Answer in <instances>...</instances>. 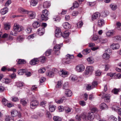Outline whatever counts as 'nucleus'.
Returning <instances> with one entry per match:
<instances>
[{"label":"nucleus","instance_id":"09e8293b","mask_svg":"<svg viewBox=\"0 0 121 121\" xmlns=\"http://www.w3.org/2000/svg\"><path fill=\"white\" fill-rule=\"evenodd\" d=\"M3 104L4 105H6L8 104V101L5 98H3L2 100Z\"/></svg>","mask_w":121,"mask_h":121},{"label":"nucleus","instance_id":"ddd939ff","mask_svg":"<svg viewBox=\"0 0 121 121\" xmlns=\"http://www.w3.org/2000/svg\"><path fill=\"white\" fill-rule=\"evenodd\" d=\"M38 63V59L37 58H34L32 59L30 61V63L31 65H35Z\"/></svg>","mask_w":121,"mask_h":121},{"label":"nucleus","instance_id":"f3484780","mask_svg":"<svg viewBox=\"0 0 121 121\" xmlns=\"http://www.w3.org/2000/svg\"><path fill=\"white\" fill-rule=\"evenodd\" d=\"M40 23L39 22L35 21L33 23V26L35 28H37L40 26Z\"/></svg>","mask_w":121,"mask_h":121},{"label":"nucleus","instance_id":"58836bf2","mask_svg":"<svg viewBox=\"0 0 121 121\" xmlns=\"http://www.w3.org/2000/svg\"><path fill=\"white\" fill-rule=\"evenodd\" d=\"M53 120L54 121H61V118L59 117L55 116L53 118Z\"/></svg>","mask_w":121,"mask_h":121},{"label":"nucleus","instance_id":"49530a36","mask_svg":"<svg viewBox=\"0 0 121 121\" xmlns=\"http://www.w3.org/2000/svg\"><path fill=\"white\" fill-rule=\"evenodd\" d=\"M83 23L82 21H80L77 23V25L78 28H81L83 25Z\"/></svg>","mask_w":121,"mask_h":121},{"label":"nucleus","instance_id":"4d7b16f0","mask_svg":"<svg viewBox=\"0 0 121 121\" xmlns=\"http://www.w3.org/2000/svg\"><path fill=\"white\" fill-rule=\"evenodd\" d=\"M79 6L78 3L77 1H75L73 3V6L74 8H77L79 7Z\"/></svg>","mask_w":121,"mask_h":121},{"label":"nucleus","instance_id":"6e6552de","mask_svg":"<svg viewBox=\"0 0 121 121\" xmlns=\"http://www.w3.org/2000/svg\"><path fill=\"white\" fill-rule=\"evenodd\" d=\"M85 69L84 66L82 64L78 65L76 67V70L79 72L83 71Z\"/></svg>","mask_w":121,"mask_h":121},{"label":"nucleus","instance_id":"864d4df0","mask_svg":"<svg viewBox=\"0 0 121 121\" xmlns=\"http://www.w3.org/2000/svg\"><path fill=\"white\" fill-rule=\"evenodd\" d=\"M46 71L45 69V68H43L42 69L41 68L39 70V73H44Z\"/></svg>","mask_w":121,"mask_h":121},{"label":"nucleus","instance_id":"bf43d9fd","mask_svg":"<svg viewBox=\"0 0 121 121\" xmlns=\"http://www.w3.org/2000/svg\"><path fill=\"white\" fill-rule=\"evenodd\" d=\"M10 28V25L7 24H5L4 25V28L6 30L9 29Z\"/></svg>","mask_w":121,"mask_h":121},{"label":"nucleus","instance_id":"0e129e2a","mask_svg":"<svg viewBox=\"0 0 121 121\" xmlns=\"http://www.w3.org/2000/svg\"><path fill=\"white\" fill-rule=\"evenodd\" d=\"M11 3V1L10 0H9L7 1L5 5L6 6H8Z\"/></svg>","mask_w":121,"mask_h":121},{"label":"nucleus","instance_id":"e2e57ef3","mask_svg":"<svg viewBox=\"0 0 121 121\" xmlns=\"http://www.w3.org/2000/svg\"><path fill=\"white\" fill-rule=\"evenodd\" d=\"M71 79L73 81H75L77 80V77L75 75H73L71 77Z\"/></svg>","mask_w":121,"mask_h":121},{"label":"nucleus","instance_id":"338daca9","mask_svg":"<svg viewBox=\"0 0 121 121\" xmlns=\"http://www.w3.org/2000/svg\"><path fill=\"white\" fill-rule=\"evenodd\" d=\"M35 35V34H34L28 36V39H30L31 38L33 39L34 38Z\"/></svg>","mask_w":121,"mask_h":121},{"label":"nucleus","instance_id":"052dcab7","mask_svg":"<svg viewBox=\"0 0 121 121\" xmlns=\"http://www.w3.org/2000/svg\"><path fill=\"white\" fill-rule=\"evenodd\" d=\"M115 77H116V78H117L120 79L121 78V74L120 73H118L116 74L115 75Z\"/></svg>","mask_w":121,"mask_h":121},{"label":"nucleus","instance_id":"7c9ffc66","mask_svg":"<svg viewBox=\"0 0 121 121\" xmlns=\"http://www.w3.org/2000/svg\"><path fill=\"white\" fill-rule=\"evenodd\" d=\"M38 59V62L39 61L42 63H43L45 60V58L44 56L40 57Z\"/></svg>","mask_w":121,"mask_h":121},{"label":"nucleus","instance_id":"69168bd1","mask_svg":"<svg viewBox=\"0 0 121 121\" xmlns=\"http://www.w3.org/2000/svg\"><path fill=\"white\" fill-rule=\"evenodd\" d=\"M58 109L60 112H62L64 110V107L62 106H60L58 107Z\"/></svg>","mask_w":121,"mask_h":121},{"label":"nucleus","instance_id":"f704fd0d","mask_svg":"<svg viewBox=\"0 0 121 121\" xmlns=\"http://www.w3.org/2000/svg\"><path fill=\"white\" fill-rule=\"evenodd\" d=\"M102 57L103 59H108L109 58L110 56L109 54L106 53H104L103 54Z\"/></svg>","mask_w":121,"mask_h":121},{"label":"nucleus","instance_id":"c756f323","mask_svg":"<svg viewBox=\"0 0 121 121\" xmlns=\"http://www.w3.org/2000/svg\"><path fill=\"white\" fill-rule=\"evenodd\" d=\"M11 114L12 117H16L17 115L18 114V113L17 110H15L11 112Z\"/></svg>","mask_w":121,"mask_h":121},{"label":"nucleus","instance_id":"6e6d98bb","mask_svg":"<svg viewBox=\"0 0 121 121\" xmlns=\"http://www.w3.org/2000/svg\"><path fill=\"white\" fill-rule=\"evenodd\" d=\"M101 72L99 70H97L95 72V75L97 76H100L101 74Z\"/></svg>","mask_w":121,"mask_h":121},{"label":"nucleus","instance_id":"5701e85b","mask_svg":"<svg viewBox=\"0 0 121 121\" xmlns=\"http://www.w3.org/2000/svg\"><path fill=\"white\" fill-rule=\"evenodd\" d=\"M67 72L63 70H62L59 72V73L61 75V76H62L63 77H65V75H66L67 74Z\"/></svg>","mask_w":121,"mask_h":121},{"label":"nucleus","instance_id":"4c0bfd02","mask_svg":"<svg viewBox=\"0 0 121 121\" xmlns=\"http://www.w3.org/2000/svg\"><path fill=\"white\" fill-rule=\"evenodd\" d=\"M32 28L31 27H27L25 29V31L28 34L30 33L32 30Z\"/></svg>","mask_w":121,"mask_h":121},{"label":"nucleus","instance_id":"9d476101","mask_svg":"<svg viewBox=\"0 0 121 121\" xmlns=\"http://www.w3.org/2000/svg\"><path fill=\"white\" fill-rule=\"evenodd\" d=\"M95 117L94 113L92 112H89L87 116L88 119L90 121L93 120Z\"/></svg>","mask_w":121,"mask_h":121},{"label":"nucleus","instance_id":"bb28decb","mask_svg":"<svg viewBox=\"0 0 121 121\" xmlns=\"http://www.w3.org/2000/svg\"><path fill=\"white\" fill-rule=\"evenodd\" d=\"M110 7L112 9L113 11L115 10L117 8V5L114 4H111L110 5Z\"/></svg>","mask_w":121,"mask_h":121},{"label":"nucleus","instance_id":"7ed1b4c3","mask_svg":"<svg viewBox=\"0 0 121 121\" xmlns=\"http://www.w3.org/2000/svg\"><path fill=\"white\" fill-rule=\"evenodd\" d=\"M48 11L46 9L43 10L42 14L39 15V16L40 17V21L45 22L48 20Z\"/></svg>","mask_w":121,"mask_h":121},{"label":"nucleus","instance_id":"20e7f679","mask_svg":"<svg viewBox=\"0 0 121 121\" xmlns=\"http://www.w3.org/2000/svg\"><path fill=\"white\" fill-rule=\"evenodd\" d=\"M74 58V56L72 55L68 54L66 55V58L63 60V63L66 64H69L71 62V60Z\"/></svg>","mask_w":121,"mask_h":121},{"label":"nucleus","instance_id":"f03ea898","mask_svg":"<svg viewBox=\"0 0 121 121\" xmlns=\"http://www.w3.org/2000/svg\"><path fill=\"white\" fill-rule=\"evenodd\" d=\"M55 35L57 37H59L61 36L65 38L68 37L69 34L68 32L65 31L62 34L61 32L60 29H56L55 31Z\"/></svg>","mask_w":121,"mask_h":121},{"label":"nucleus","instance_id":"f257e3e1","mask_svg":"<svg viewBox=\"0 0 121 121\" xmlns=\"http://www.w3.org/2000/svg\"><path fill=\"white\" fill-rule=\"evenodd\" d=\"M23 29V27L17 24H15L13 29L10 33V34L13 35L17 36V34H18V32L22 30Z\"/></svg>","mask_w":121,"mask_h":121},{"label":"nucleus","instance_id":"13d9d810","mask_svg":"<svg viewBox=\"0 0 121 121\" xmlns=\"http://www.w3.org/2000/svg\"><path fill=\"white\" fill-rule=\"evenodd\" d=\"M87 60L89 63L92 64L94 62V61L92 60V58L90 57L88 58L87 59Z\"/></svg>","mask_w":121,"mask_h":121},{"label":"nucleus","instance_id":"e433bc0d","mask_svg":"<svg viewBox=\"0 0 121 121\" xmlns=\"http://www.w3.org/2000/svg\"><path fill=\"white\" fill-rule=\"evenodd\" d=\"M5 121H14L13 117H11L9 116H6Z\"/></svg>","mask_w":121,"mask_h":121},{"label":"nucleus","instance_id":"c85d7f7f","mask_svg":"<svg viewBox=\"0 0 121 121\" xmlns=\"http://www.w3.org/2000/svg\"><path fill=\"white\" fill-rule=\"evenodd\" d=\"M56 107L55 105H50L49 106V110L51 112H54L55 110Z\"/></svg>","mask_w":121,"mask_h":121},{"label":"nucleus","instance_id":"9b49d317","mask_svg":"<svg viewBox=\"0 0 121 121\" xmlns=\"http://www.w3.org/2000/svg\"><path fill=\"white\" fill-rule=\"evenodd\" d=\"M63 26L64 28L66 29H70L71 27V25L67 22H66L63 23Z\"/></svg>","mask_w":121,"mask_h":121},{"label":"nucleus","instance_id":"a211bd4d","mask_svg":"<svg viewBox=\"0 0 121 121\" xmlns=\"http://www.w3.org/2000/svg\"><path fill=\"white\" fill-rule=\"evenodd\" d=\"M62 46V45L56 44L53 48V50L55 52L58 51L60 48Z\"/></svg>","mask_w":121,"mask_h":121},{"label":"nucleus","instance_id":"473e14b6","mask_svg":"<svg viewBox=\"0 0 121 121\" xmlns=\"http://www.w3.org/2000/svg\"><path fill=\"white\" fill-rule=\"evenodd\" d=\"M38 0H32L31 2V5L33 6H35L37 4Z\"/></svg>","mask_w":121,"mask_h":121},{"label":"nucleus","instance_id":"79ce46f5","mask_svg":"<svg viewBox=\"0 0 121 121\" xmlns=\"http://www.w3.org/2000/svg\"><path fill=\"white\" fill-rule=\"evenodd\" d=\"M24 84V83L22 82H19L16 83V85L17 86V87H19L23 86Z\"/></svg>","mask_w":121,"mask_h":121},{"label":"nucleus","instance_id":"4468645a","mask_svg":"<svg viewBox=\"0 0 121 121\" xmlns=\"http://www.w3.org/2000/svg\"><path fill=\"white\" fill-rule=\"evenodd\" d=\"M120 47V46L118 44L113 43L110 46V48L113 50L118 49Z\"/></svg>","mask_w":121,"mask_h":121},{"label":"nucleus","instance_id":"4be33fe9","mask_svg":"<svg viewBox=\"0 0 121 121\" xmlns=\"http://www.w3.org/2000/svg\"><path fill=\"white\" fill-rule=\"evenodd\" d=\"M65 94L67 97H70L72 95V92L70 90L68 89L66 90Z\"/></svg>","mask_w":121,"mask_h":121},{"label":"nucleus","instance_id":"0eeeda50","mask_svg":"<svg viewBox=\"0 0 121 121\" xmlns=\"http://www.w3.org/2000/svg\"><path fill=\"white\" fill-rule=\"evenodd\" d=\"M27 14L29 18L31 19H34L35 18L36 14L35 13L31 11H28Z\"/></svg>","mask_w":121,"mask_h":121},{"label":"nucleus","instance_id":"1a4fd4ad","mask_svg":"<svg viewBox=\"0 0 121 121\" xmlns=\"http://www.w3.org/2000/svg\"><path fill=\"white\" fill-rule=\"evenodd\" d=\"M39 104L38 102L36 100H33L30 103V107L32 108H35Z\"/></svg>","mask_w":121,"mask_h":121},{"label":"nucleus","instance_id":"f8f14e48","mask_svg":"<svg viewBox=\"0 0 121 121\" xmlns=\"http://www.w3.org/2000/svg\"><path fill=\"white\" fill-rule=\"evenodd\" d=\"M100 16V13L98 12H96L94 13L92 15L91 19L94 21L97 18H99Z\"/></svg>","mask_w":121,"mask_h":121},{"label":"nucleus","instance_id":"a19ab883","mask_svg":"<svg viewBox=\"0 0 121 121\" xmlns=\"http://www.w3.org/2000/svg\"><path fill=\"white\" fill-rule=\"evenodd\" d=\"M52 52V50L51 49L47 50L45 52V54L46 56H48L50 55Z\"/></svg>","mask_w":121,"mask_h":121},{"label":"nucleus","instance_id":"5fc2aeb1","mask_svg":"<svg viewBox=\"0 0 121 121\" xmlns=\"http://www.w3.org/2000/svg\"><path fill=\"white\" fill-rule=\"evenodd\" d=\"M46 115L47 117L49 118H51L52 117V116L50 112L48 111L46 112Z\"/></svg>","mask_w":121,"mask_h":121},{"label":"nucleus","instance_id":"6ab92c4d","mask_svg":"<svg viewBox=\"0 0 121 121\" xmlns=\"http://www.w3.org/2000/svg\"><path fill=\"white\" fill-rule=\"evenodd\" d=\"M27 71V70L26 69H22L18 70V73L20 75H22L24 73H26Z\"/></svg>","mask_w":121,"mask_h":121},{"label":"nucleus","instance_id":"774afa93","mask_svg":"<svg viewBox=\"0 0 121 121\" xmlns=\"http://www.w3.org/2000/svg\"><path fill=\"white\" fill-rule=\"evenodd\" d=\"M79 102L80 105L82 106H84L86 105V103L84 101H80Z\"/></svg>","mask_w":121,"mask_h":121},{"label":"nucleus","instance_id":"2f4dec72","mask_svg":"<svg viewBox=\"0 0 121 121\" xmlns=\"http://www.w3.org/2000/svg\"><path fill=\"white\" fill-rule=\"evenodd\" d=\"M100 107L101 109H104L107 108V105L105 103H103L100 105Z\"/></svg>","mask_w":121,"mask_h":121},{"label":"nucleus","instance_id":"dca6fc26","mask_svg":"<svg viewBox=\"0 0 121 121\" xmlns=\"http://www.w3.org/2000/svg\"><path fill=\"white\" fill-rule=\"evenodd\" d=\"M115 33V31L113 30H109L106 33V35L108 37H111Z\"/></svg>","mask_w":121,"mask_h":121},{"label":"nucleus","instance_id":"3c124183","mask_svg":"<svg viewBox=\"0 0 121 121\" xmlns=\"http://www.w3.org/2000/svg\"><path fill=\"white\" fill-rule=\"evenodd\" d=\"M119 91V89H114L112 91V92L115 94H117Z\"/></svg>","mask_w":121,"mask_h":121},{"label":"nucleus","instance_id":"c03bdc74","mask_svg":"<svg viewBox=\"0 0 121 121\" xmlns=\"http://www.w3.org/2000/svg\"><path fill=\"white\" fill-rule=\"evenodd\" d=\"M68 84L67 82H65L63 85V88L66 90L68 89Z\"/></svg>","mask_w":121,"mask_h":121},{"label":"nucleus","instance_id":"ea45409f","mask_svg":"<svg viewBox=\"0 0 121 121\" xmlns=\"http://www.w3.org/2000/svg\"><path fill=\"white\" fill-rule=\"evenodd\" d=\"M20 103L23 106H26L27 103L26 101L23 99H21L20 100Z\"/></svg>","mask_w":121,"mask_h":121},{"label":"nucleus","instance_id":"b1692460","mask_svg":"<svg viewBox=\"0 0 121 121\" xmlns=\"http://www.w3.org/2000/svg\"><path fill=\"white\" fill-rule=\"evenodd\" d=\"M66 98L65 97H62L61 99L59 100H56V102L57 104H61L62 103L64 100Z\"/></svg>","mask_w":121,"mask_h":121},{"label":"nucleus","instance_id":"680f3d73","mask_svg":"<svg viewBox=\"0 0 121 121\" xmlns=\"http://www.w3.org/2000/svg\"><path fill=\"white\" fill-rule=\"evenodd\" d=\"M97 112V108H92L91 110V112H92L93 113H96Z\"/></svg>","mask_w":121,"mask_h":121},{"label":"nucleus","instance_id":"72a5a7b5","mask_svg":"<svg viewBox=\"0 0 121 121\" xmlns=\"http://www.w3.org/2000/svg\"><path fill=\"white\" fill-rule=\"evenodd\" d=\"M19 10L21 13H27L28 11L22 8H19Z\"/></svg>","mask_w":121,"mask_h":121},{"label":"nucleus","instance_id":"c9c22d12","mask_svg":"<svg viewBox=\"0 0 121 121\" xmlns=\"http://www.w3.org/2000/svg\"><path fill=\"white\" fill-rule=\"evenodd\" d=\"M104 21L103 20H99L98 21V24L99 26L101 27L103 26L104 24Z\"/></svg>","mask_w":121,"mask_h":121},{"label":"nucleus","instance_id":"a18cd8bd","mask_svg":"<svg viewBox=\"0 0 121 121\" xmlns=\"http://www.w3.org/2000/svg\"><path fill=\"white\" fill-rule=\"evenodd\" d=\"M62 82V81L61 80H60V81H58V82L56 86V87L57 88H59L61 87V85Z\"/></svg>","mask_w":121,"mask_h":121},{"label":"nucleus","instance_id":"de8ad7c7","mask_svg":"<svg viewBox=\"0 0 121 121\" xmlns=\"http://www.w3.org/2000/svg\"><path fill=\"white\" fill-rule=\"evenodd\" d=\"M53 20L54 21L57 22H59L60 20V18L59 16H57L55 18H53Z\"/></svg>","mask_w":121,"mask_h":121},{"label":"nucleus","instance_id":"37998d69","mask_svg":"<svg viewBox=\"0 0 121 121\" xmlns=\"http://www.w3.org/2000/svg\"><path fill=\"white\" fill-rule=\"evenodd\" d=\"M17 63L19 64H24L26 63V62L24 60L19 59Z\"/></svg>","mask_w":121,"mask_h":121},{"label":"nucleus","instance_id":"8fccbe9b","mask_svg":"<svg viewBox=\"0 0 121 121\" xmlns=\"http://www.w3.org/2000/svg\"><path fill=\"white\" fill-rule=\"evenodd\" d=\"M110 121H116L117 120V118L113 116H111L110 117Z\"/></svg>","mask_w":121,"mask_h":121},{"label":"nucleus","instance_id":"603ef678","mask_svg":"<svg viewBox=\"0 0 121 121\" xmlns=\"http://www.w3.org/2000/svg\"><path fill=\"white\" fill-rule=\"evenodd\" d=\"M45 78H44L43 77H41L40 80V84L41 85L42 83L44 82L45 81Z\"/></svg>","mask_w":121,"mask_h":121},{"label":"nucleus","instance_id":"423d86ee","mask_svg":"<svg viewBox=\"0 0 121 121\" xmlns=\"http://www.w3.org/2000/svg\"><path fill=\"white\" fill-rule=\"evenodd\" d=\"M93 70V67L88 66L86 69L85 74V75H87L91 74Z\"/></svg>","mask_w":121,"mask_h":121},{"label":"nucleus","instance_id":"39448f33","mask_svg":"<svg viewBox=\"0 0 121 121\" xmlns=\"http://www.w3.org/2000/svg\"><path fill=\"white\" fill-rule=\"evenodd\" d=\"M103 93L102 98L104 99V102L108 103L109 102L110 100V95L105 94L104 92H103Z\"/></svg>","mask_w":121,"mask_h":121},{"label":"nucleus","instance_id":"393cba45","mask_svg":"<svg viewBox=\"0 0 121 121\" xmlns=\"http://www.w3.org/2000/svg\"><path fill=\"white\" fill-rule=\"evenodd\" d=\"M91 51V50L88 48L85 49L82 51L83 54L84 55H86L89 53Z\"/></svg>","mask_w":121,"mask_h":121},{"label":"nucleus","instance_id":"412c9836","mask_svg":"<svg viewBox=\"0 0 121 121\" xmlns=\"http://www.w3.org/2000/svg\"><path fill=\"white\" fill-rule=\"evenodd\" d=\"M50 3L48 1L44 2L43 4V7L44 8H49L50 6Z\"/></svg>","mask_w":121,"mask_h":121},{"label":"nucleus","instance_id":"cd10ccee","mask_svg":"<svg viewBox=\"0 0 121 121\" xmlns=\"http://www.w3.org/2000/svg\"><path fill=\"white\" fill-rule=\"evenodd\" d=\"M113 40L114 42L118 40L121 41V37L120 36H117L113 37Z\"/></svg>","mask_w":121,"mask_h":121},{"label":"nucleus","instance_id":"aec40b11","mask_svg":"<svg viewBox=\"0 0 121 121\" xmlns=\"http://www.w3.org/2000/svg\"><path fill=\"white\" fill-rule=\"evenodd\" d=\"M8 8L6 7L1 9L0 11V12L1 14L4 15L6 13L8 12Z\"/></svg>","mask_w":121,"mask_h":121},{"label":"nucleus","instance_id":"a878e982","mask_svg":"<svg viewBox=\"0 0 121 121\" xmlns=\"http://www.w3.org/2000/svg\"><path fill=\"white\" fill-rule=\"evenodd\" d=\"M46 75L49 77H52L54 76V74L52 71H48L46 72Z\"/></svg>","mask_w":121,"mask_h":121},{"label":"nucleus","instance_id":"2eb2a0df","mask_svg":"<svg viewBox=\"0 0 121 121\" xmlns=\"http://www.w3.org/2000/svg\"><path fill=\"white\" fill-rule=\"evenodd\" d=\"M45 29L44 28L41 27L38 29L37 31L38 32L39 35H43L44 33Z\"/></svg>","mask_w":121,"mask_h":121}]
</instances>
